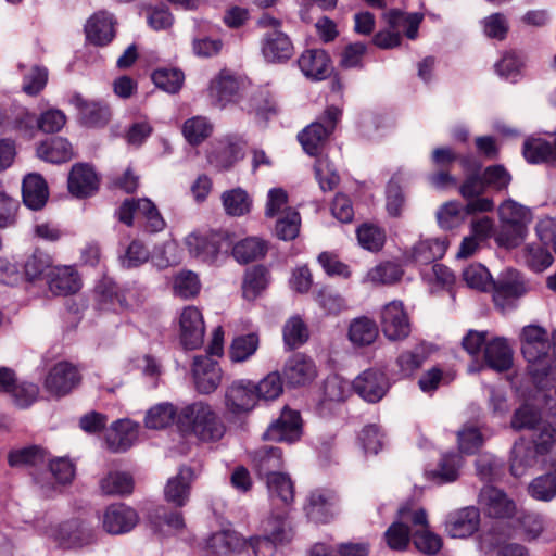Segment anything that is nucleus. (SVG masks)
<instances>
[{
	"instance_id": "obj_1",
	"label": "nucleus",
	"mask_w": 556,
	"mask_h": 556,
	"mask_svg": "<svg viewBox=\"0 0 556 556\" xmlns=\"http://www.w3.org/2000/svg\"><path fill=\"white\" fill-rule=\"evenodd\" d=\"M177 427L185 435H193L203 442H215L223 438L225 426L213 407L204 402H194L181 408Z\"/></svg>"
},
{
	"instance_id": "obj_2",
	"label": "nucleus",
	"mask_w": 556,
	"mask_h": 556,
	"mask_svg": "<svg viewBox=\"0 0 556 556\" xmlns=\"http://www.w3.org/2000/svg\"><path fill=\"white\" fill-rule=\"evenodd\" d=\"M547 331L535 325L526 326L521 332V351L529 363L531 375L538 379L556 380V358L551 354Z\"/></svg>"
},
{
	"instance_id": "obj_3",
	"label": "nucleus",
	"mask_w": 556,
	"mask_h": 556,
	"mask_svg": "<svg viewBox=\"0 0 556 556\" xmlns=\"http://www.w3.org/2000/svg\"><path fill=\"white\" fill-rule=\"evenodd\" d=\"M498 216L501 229L495 237L497 244L507 249L519 245L532 220L531 211L513 200H507L500 205Z\"/></svg>"
},
{
	"instance_id": "obj_4",
	"label": "nucleus",
	"mask_w": 556,
	"mask_h": 556,
	"mask_svg": "<svg viewBox=\"0 0 556 556\" xmlns=\"http://www.w3.org/2000/svg\"><path fill=\"white\" fill-rule=\"evenodd\" d=\"M409 525H426V510L413 505H404L399 509L397 520L386 531L384 538L388 546L392 549L403 551L408 546L412 539Z\"/></svg>"
},
{
	"instance_id": "obj_5",
	"label": "nucleus",
	"mask_w": 556,
	"mask_h": 556,
	"mask_svg": "<svg viewBox=\"0 0 556 556\" xmlns=\"http://www.w3.org/2000/svg\"><path fill=\"white\" fill-rule=\"evenodd\" d=\"M340 117L341 111L336 106H329L319 121L312 123L299 134V141L307 154H319Z\"/></svg>"
},
{
	"instance_id": "obj_6",
	"label": "nucleus",
	"mask_w": 556,
	"mask_h": 556,
	"mask_svg": "<svg viewBox=\"0 0 556 556\" xmlns=\"http://www.w3.org/2000/svg\"><path fill=\"white\" fill-rule=\"evenodd\" d=\"M46 535L64 548L83 547L96 539L94 530L81 520H68L47 528Z\"/></svg>"
},
{
	"instance_id": "obj_7",
	"label": "nucleus",
	"mask_w": 556,
	"mask_h": 556,
	"mask_svg": "<svg viewBox=\"0 0 556 556\" xmlns=\"http://www.w3.org/2000/svg\"><path fill=\"white\" fill-rule=\"evenodd\" d=\"M178 333L180 344L186 350L202 346L205 336V323L202 312L193 306H185L178 315Z\"/></svg>"
},
{
	"instance_id": "obj_8",
	"label": "nucleus",
	"mask_w": 556,
	"mask_h": 556,
	"mask_svg": "<svg viewBox=\"0 0 556 556\" xmlns=\"http://www.w3.org/2000/svg\"><path fill=\"white\" fill-rule=\"evenodd\" d=\"M94 293L99 308L104 311L132 308L142 303L139 295L134 299L135 294H137L136 290H127L126 292L121 293L117 286L110 280H102L99 282L96 287Z\"/></svg>"
},
{
	"instance_id": "obj_9",
	"label": "nucleus",
	"mask_w": 556,
	"mask_h": 556,
	"mask_svg": "<svg viewBox=\"0 0 556 556\" xmlns=\"http://www.w3.org/2000/svg\"><path fill=\"white\" fill-rule=\"evenodd\" d=\"M493 300L502 311L510 308L514 302L526 293L525 283L518 271L508 269L492 281Z\"/></svg>"
},
{
	"instance_id": "obj_10",
	"label": "nucleus",
	"mask_w": 556,
	"mask_h": 556,
	"mask_svg": "<svg viewBox=\"0 0 556 556\" xmlns=\"http://www.w3.org/2000/svg\"><path fill=\"white\" fill-rule=\"evenodd\" d=\"M78 112V121L89 128H103L112 117L110 106L100 101H89L81 94L75 93L70 100Z\"/></svg>"
},
{
	"instance_id": "obj_11",
	"label": "nucleus",
	"mask_w": 556,
	"mask_h": 556,
	"mask_svg": "<svg viewBox=\"0 0 556 556\" xmlns=\"http://www.w3.org/2000/svg\"><path fill=\"white\" fill-rule=\"evenodd\" d=\"M254 391V382L251 380L233 381L225 391L226 409L235 415L252 410L257 404Z\"/></svg>"
},
{
	"instance_id": "obj_12",
	"label": "nucleus",
	"mask_w": 556,
	"mask_h": 556,
	"mask_svg": "<svg viewBox=\"0 0 556 556\" xmlns=\"http://www.w3.org/2000/svg\"><path fill=\"white\" fill-rule=\"evenodd\" d=\"M381 327L390 340L405 339L410 332V323L401 301H392L381 312Z\"/></svg>"
},
{
	"instance_id": "obj_13",
	"label": "nucleus",
	"mask_w": 556,
	"mask_h": 556,
	"mask_svg": "<svg viewBox=\"0 0 556 556\" xmlns=\"http://www.w3.org/2000/svg\"><path fill=\"white\" fill-rule=\"evenodd\" d=\"M80 382L78 369L68 362L55 364L48 372L45 388L51 394L63 396Z\"/></svg>"
},
{
	"instance_id": "obj_14",
	"label": "nucleus",
	"mask_w": 556,
	"mask_h": 556,
	"mask_svg": "<svg viewBox=\"0 0 556 556\" xmlns=\"http://www.w3.org/2000/svg\"><path fill=\"white\" fill-rule=\"evenodd\" d=\"M195 388L203 394L214 392L222 381V369L217 362L208 356H195L192 364Z\"/></svg>"
},
{
	"instance_id": "obj_15",
	"label": "nucleus",
	"mask_w": 556,
	"mask_h": 556,
	"mask_svg": "<svg viewBox=\"0 0 556 556\" xmlns=\"http://www.w3.org/2000/svg\"><path fill=\"white\" fill-rule=\"evenodd\" d=\"M302 434V424L299 412L285 408L280 417L273 422L264 438L273 441L294 442Z\"/></svg>"
},
{
	"instance_id": "obj_16",
	"label": "nucleus",
	"mask_w": 556,
	"mask_h": 556,
	"mask_svg": "<svg viewBox=\"0 0 556 556\" xmlns=\"http://www.w3.org/2000/svg\"><path fill=\"white\" fill-rule=\"evenodd\" d=\"M353 388L365 401L376 403L386 395L389 381L384 372L369 369L354 380Z\"/></svg>"
},
{
	"instance_id": "obj_17",
	"label": "nucleus",
	"mask_w": 556,
	"mask_h": 556,
	"mask_svg": "<svg viewBox=\"0 0 556 556\" xmlns=\"http://www.w3.org/2000/svg\"><path fill=\"white\" fill-rule=\"evenodd\" d=\"M479 503L485 514L493 518H510L516 513V504L502 490L491 485L480 492Z\"/></svg>"
},
{
	"instance_id": "obj_18",
	"label": "nucleus",
	"mask_w": 556,
	"mask_h": 556,
	"mask_svg": "<svg viewBox=\"0 0 556 556\" xmlns=\"http://www.w3.org/2000/svg\"><path fill=\"white\" fill-rule=\"evenodd\" d=\"M282 375L289 386L300 387L312 382L317 376V369L309 357L298 353L286 362Z\"/></svg>"
},
{
	"instance_id": "obj_19",
	"label": "nucleus",
	"mask_w": 556,
	"mask_h": 556,
	"mask_svg": "<svg viewBox=\"0 0 556 556\" xmlns=\"http://www.w3.org/2000/svg\"><path fill=\"white\" fill-rule=\"evenodd\" d=\"M49 290L55 295L74 294L81 288V279L72 266H54L47 273Z\"/></svg>"
},
{
	"instance_id": "obj_20",
	"label": "nucleus",
	"mask_w": 556,
	"mask_h": 556,
	"mask_svg": "<svg viewBox=\"0 0 556 556\" xmlns=\"http://www.w3.org/2000/svg\"><path fill=\"white\" fill-rule=\"evenodd\" d=\"M301 72L311 79L323 80L332 72L329 55L323 49L305 50L298 60Z\"/></svg>"
},
{
	"instance_id": "obj_21",
	"label": "nucleus",
	"mask_w": 556,
	"mask_h": 556,
	"mask_svg": "<svg viewBox=\"0 0 556 556\" xmlns=\"http://www.w3.org/2000/svg\"><path fill=\"white\" fill-rule=\"evenodd\" d=\"M479 522V510L475 507H465L447 516L445 530L452 538L464 539L478 530Z\"/></svg>"
},
{
	"instance_id": "obj_22",
	"label": "nucleus",
	"mask_w": 556,
	"mask_h": 556,
	"mask_svg": "<svg viewBox=\"0 0 556 556\" xmlns=\"http://www.w3.org/2000/svg\"><path fill=\"white\" fill-rule=\"evenodd\" d=\"M138 522V515L132 508L123 504L111 505L103 515V528L111 534L129 532Z\"/></svg>"
},
{
	"instance_id": "obj_23",
	"label": "nucleus",
	"mask_w": 556,
	"mask_h": 556,
	"mask_svg": "<svg viewBox=\"0 0 556 556\" xmlns=\"http://www.w3.org/2000/svg\"><path fill=\"white\" fill-rule=\"evenodd\" d=\"M99 188V179L94 170L85 164H76L68 176V190L77 198L92 195Z\"/></svg>"
},
{
	"instance_id": "obj_24",
	"label": "nucleus",
	"mask_w": 556,
	"mask_h": 556,
	"mask_svg": "<svg viewBox=\"0 0 556 556\" xmlns=\"http://www.w3.org/2000/svg\"><path fill=\"white\" fill-rule=\"evenodd\" d=\"M87 40L94 46H105L114 38L113 16L108 12L93 14L85 25Z\"/></svg>"
},
{
	"instance_id": "obj_25",
	"label": "nucleus",
	"mask_w": 556,
	"mask_h": 556,
	"mask_svg": "<svg viewBox=\"0 0 556 556\" xmlns=\"http://www.w3.org/2000/svg\"><path fill=\"white\" fill-rule=\"evenodd\" d=\"M262 53L269 62L288 60L293 54L290 38L281 30L266 31L262 42Z\"/></svg>"
},
{
	"instance_id": "obj_26",
	"label": "nucleus",
	"mask_w": 556,
	"mask_h": 556,
	"mask_svg": "<svg viewBox=\"0 0 556 556\" xmlns=\"http://www.w3.org/2000/svg\"><path fill=\"white\" fill-rule=\"evenodd\" d=\"M189 253L205 263H212L219 253L218 238L214 233L192 232L185 239Z\"/></svg>"
},
{
	"instance_id": "obj_27",
	"label": "nucleus",
	"mask_w": 556,
	"mask_h": 556,
	"mask_svg": "<svg viewBox=\"0 0 556 556\" xmlns=\"http://www.w3.org/2000/svg\"><path fill=\"white\" fill-rule=\"evenodd\" d=\"M24 204L31 210H40L49 198V189L46 180L39 174L31 173L25 176L22 186Z\"/></svg>"
},
{
	"instance_id": "obj_28",
	"label": "nucleus",
	"mask_w": 556,
	"mask_h": 556,
	"mask_svg": "<svg viewBox=\"0 0 556 556\" xmlns=\"http://www.w3.org/2000/svg\"><path fill=\"white\" fill-rule=\"evenodd\" d=\"M242 83L228 71H223L212 80L210 85V97L216 105L223 108L227 103L235 100L238 94Z\"/></svg>"
},
{
	"instance_id": "obj_29",
	"label": "nucleus",
	"mask_w": 556,
	"mask_h": 556,
	"mask_svg": "<svg viewBox=\"0 0 556 556\" xmlns=\"http://www.w3.org/2000/svg\"><path fill=\"white\" fill-rule=\"evenodd\" d=\"M334 495L328 490H314L304 507L306 515L315 522H327L333 516Z\"/></svg>"
},
{
	"instance_id": "obj_30",
	"label": "nucleus",
	"mask_w": 556,
	"mask_h": 556,
	"mask_svg": "<svg viewBox=\"0 0 556 556\" xmlns=\"http://www.w3.org/2000/svg\"><path fill=\"white\" fill-rule=\"evenodd\" d=\"M192 470L181 468L177 476L170 478L164 489V496L167 503L175 507H182L189 500Z\"/></svg>"
},
{
	"instance_id": "obj_31",
	"label": "nucleus",
	"mask_w": 556,
	"mask_h": 556,
	"mask_svg": "<svg viewBox=\"0 0 556 556\" xmlns=\"http://www.w3.org/2000/svg\"><path fill=\"white\" fill-rule=\"evenodd\" d=\"M37 156L46 162L59 164L71 161L74 156V151L67 139L52 137L38 144Z\"/></svg>"
},
{
	"instance_id": "obj_32",
	"label": "nucleus",
	"mask_w": 556,
	"mask_h": 556,
	"mask_svg": "<svg viewBox=\"0 0 556 556\" xmlns=\"http://www.w3.org/2000/svg\"><path fill=\"white\" fill-rule=\"evenodd\" d=\"M271 503L275 507L283 509L294 500V485L291 478L283 472L270 475L266 480Z\"/></svg>"
},
{
	"instance_id": "obj_33",
	"label": "nucleus",
	"mask_w": 556,
	"mask_h": 556,
	"mask_svg": "<svg viewBox=\"0 0 556 556\" xmlns=\"http://www.w3.org/2000/svg\"><path fill=\"white\" fill-rule=\"evenodd\" d=\"M137 425L130 420H118L110 429L106 435V443L113 452L126 451L137 440Z\"/></svg>"
},
{
	"instance_id": "obj_34",
	"label": "nucleus",
	"mask_w": 556,
	"mask_h": 556,
	"mask_svg": "<svg viewBox=\"0 0 556 556\" xmlns=\"http://www.w3.org/2000/svg\"><path fill=\"white\" fill-rule=\"evenodd\" d=\"M446 249L447 243L443 239L420 240L412 248L408 258L416 264H430L441 258L445 254Z\"/></svg>"
},
{
	"instance_id": "obj_35",
	"label": "nucleus",
	"mask_w": 556,
	"mask_h": 556,
	"mask_svg": "<svg viewBox=\"0 0 556 556\" xmlns=\"http://www.w3.org/2000/svg\"><path fill=\"white\" fill-rule=\"evenodd\" d=\"M484 358L489 367L504 371L511 366L513 353L505 339L496 338L485 344Z\"/></svg>"
},
{
	"instance_id": "obj_36",
	"label": "nucleus",
	"mask_w": 556,
	"mask_h": 556,
	"mask_svg": "<svg viewBox=\"0 0 556 556\" xmlns=\"http://www.w3.org/2000/svg\"><path fill=\"white\" fill-rule=\"evenodd\" d=\"M267 242L258 237H249L238 241L232 248L237 262L248 264L264 257L267 253Z\"/></svg>"
},
{
	"instance_id": "obj_37",
	"label": "nucleus",
	"mask_w": 556,
	"mask_h": 556,
	"mask_svg": "<svg viewBox=\"0 0 556 556\" xmlns=\"http://www.w3.org/2000/svg\"><path fill=\"white\" fill-rule=\"evenodd\" d=\"M412 540L415 547L428 556L437 555L443 546L442 538L429 529L427 516L426 525H415Z\"/></svg>"
},
{
	"instance_id": "obj_38",
	"label": "nucleus",
	"mask_w": 556,
	"mask_h": 556,
	"mask_svg": "<svg viewBox=\"0 0 556 556\" xmlns=\"http://www.w3.org/2000/svg\"><path fill=\"white\" fill-rule=\"evenodd\" d=\"M534 447L529 446L522 440L514 444L510 458V471L515 477L523 476L527 470L538 463V457Z\"/></svg>"
},
{
	"instance_id": "obj_39",
	"label": "nucleus",
	"mask_w": 556,
	"mask_h": 556,
	"mask_svg": "<svg viewBox=\"0 0 556 556\" xmlns=\"http://www.w3.org/2000/svg\"><path fill=\"white\" fill-rule=\"evenodd\" d=\"M207 546L216 555H228L247 546V540L237 532L225 530L214 533L207 541Z\"/></svg>"
},
{
	"instance_id": "obj_40",
	"label": "nucleus",
	"mask_w": 556,
	"mask_h": 556,
	"mask_svg": "<svg viewBox=\"0 0 556 556\" xmlns=\"http://www.w3.org/2000/svg\"><path fill=\"white\" fill-rule=\"evenodd\" d=\"M384 16L392 30L400 33V29H403L409 39L417 37L418 28L422 21L421 14L391 10Z\"/></svg>"
},
{
	"instance_id": "obj_41",
	"label": "nucleus",
	"mask_w": 556,
	"mask_h": 556,
	"mask_svg": "<svg viewBox=\"0 0 556 556\" xmlns=\"http://www.w3.org/2000/svg\"><path fill=\"white\" fill-rule=\"evenodd\" d=\"M260 346L257 333L241 334L232 339L228 356L232 363H243L250 359Z\"/></svg>"
},
{
	"instance_id": "obj_42",
	"label": "nucleus",
	"mask_w": 556,
	"mask_h": 556,
	"mask_svg": "<svg viewBox=\"0 0 556 556\" xmlns=\"http://www.w3.org/2000/svg\"><path fill=\"white\" fill-rule=\"evenodd\" d=\"M254 463L258 473L268 480L270 475L280 473L282 453L278 447L261 448L255 452Z\"/></svg>"
},
{
	"instance_id": "obj_43",
	"label": "nucleus",
	"mask_w": 556,
	"mask_h": 556,
	"mask_svg": "<svg viewBox=\"0 0 556 556\" xmlns=\"http://www.w3.org/2000/svg\"><path fill=\"white\" fill-rule=\"evenodd\" d=\"M264 533L270 535L274 541L287 543L291 541L293 536L292 528L288 520L287 510L285 508L278 513L273 514L263 522Z\"/></svg>"
},
{
	"instance_id": "obj_44",
	"label": "nucleus",
	"mask_w": 556,
	"mask_h": 556,
	"mask_svg": "<svg viewBox=\"0 0 556 556\" xmlns=\"http://www.w3.org/2000/svg\"><path fill=\"white\" fill-rule=\"evenodd\" d=\"M222 201L225 212L230 216H243L250 212L252 206L251 198L241 188L225 191L222 194Z\"/></svg>"
},
{
	"instance_id": "obj_45",
	"label": "nucleus",
	"mask_w": 556,
	"mask_h": 556,
	"mask_svg": "<svg viewBox=\"0 0 556 556\" xmlns=\"http://www.w3.org/2000/svg\"><path fill=\"white\" fill-rule=\"evenodd\" d=\"M177 416L178 413L173 404L160 403L147 412L144 424L149 429H164L177 421Z\"/></svg>"
},
{
	"instance_id": "obj_46",
	"label": "nucleus",
	"mask_w": 556,
	"mask_h": 556,
	"mask_svg": "<svg viewBox=\"0 0 556 556\" xmlns=\"http://www.w3.org/2000/svg\"><path fill=\"white\" fill-rule=\"evenodd\" d=\"M268 285V270L256 266L247 270L242 283V293L247 300L256 299Z\"/></svg>"
},
{
	"instance_id": "obj_47",
	"label": "nucleus",
	"mask_w": 556,
	"mask_h": 556,
	"mask_svg": "<svg viewBox=\"0 0 556 556\" xmlns=\"http://www.w3.org/2000/svg\"><path fill=\"white\" fill-rule=\"evenodd\" d=\"M523 156L530 163H549L554 165L552 143L542 138H529L523 143Z\"/></svg>"
},
{
	"instance_id": "obj_48",
	"label": "nucleus",
	"mask_w": 556,
	"mask_h": 556,
	"mask_svg": "<svg viewBox=\"0 0 556 556\" xmlns=\"http://www.w3.org/2000/svg\"><path fill=\"white\" fill-rule=\"evenodd\" d=\"M100 488L106 495H128L134 490V480L126 472L114 471L100 481Z\"/></svg>"
},
{
	"instance_id": "obj_49",
	"label": "nucleus",
	"mask_w": 556,
	"mask_h": 556,
	"mask_svg": "<svg viewBox=\"0 0 556 556\" xmlns=\"http://www.w3.org/2000/svg\"><path fill=\"white\" fill-rule=\"evenodd\" d=\"M378 336L376 324L366 318H357L353 320L349 329V338L356 345H369Z\"/></svg>"
},
{
	"instance_id": "obj_50",
	"label": "nucleus",
	"mask_w": 556,
	"mask_h": 556,
	"mask_svg": "<svg viewBox=\"0 0 556 556\" xmlns=\"http://www.w3.org/2000/svg\"><path fill=\"white\" fill-rule=\"evenodd\" d=\"M200 289V280L197 274L191 270H182L174 277L173 291L180 299H193L199 294Z\"/></svg>"
},
{
	"instance_id": "obj_51",
	"label": "nucleus",
	"mask_w": 556,
	"mask_h": 556,
	"mask_svg": "<svg viewBox=\"0 0 556 556\" xmlns=\"http://www.w3.org/2000/svg\"><path fill=\"white\" fill-rule=\"evenodd\" d=\"M212 124L203 116L188 118L182 126V135L192 146H198L204 141L212 134Z\"/></svg>"
},
{
	"instance_id": "obj_52",
	"label": "nucleus",
	"mask_w": 556,
	"mask_h": 556,
	"mask_svg": "<svg viewBox=\"0 0 556 556\" xmlns=\"http://www.w3.org/2000/svg\"><path fill=\"white\" fill-rule=\"evenodd\" d=\"M403 270L393 262H384L369 269L365 280L374 285H391L401 279Z\"/></svg>"
},
{
	"instance_id": "obj_53",
	"label": "nucleus",
	"mask_w": 556,
	"mask_h": 556,
	"mask_svg": "<svg viewBox=\"0 0 556 556\" xmlns=\"http://www.w3.org/2000/svg\"><path fill=\"white\" fill-rule=\"evenodd\" d=\"M300 227L301 216L299 212L294 208H287L276 223L275 233L281 240H293L299 236Z\"/></svg>"
},
{
	"instance_id": "obj_54",
	"label": "nucleus",
	"mask_w": 556,
	"mask_h": 556,
	"mask_svg": "<svg viewBox=\"0 0 556 556\" xmlns=\"http://www.w3.org/2000/svg\"><path fill=\"white\" fill-rule=\"evenodd\" d=\"M152 80L157 88L176 93L182 87L185 75L177 68H159L153 72Z\"/></svg>"
},
{
	"instance_id": "obj_55",
	"label": "nucleus",
	"mask_w": 556,
	"mask_h": 556,
	"mask_svg": "<svg viewBox=\"0 0 556 556\" xmlns=\"http://www.w3.org/2000/svg\"><path fill=\"white\" fill-rule=\"evenodd\" d=\"M527 490L529 495L536 501L549 502L556 497V484L552 473L534 478L528 484Z\"/></svg>"
},
{
	"instance_id": "obj_56",
	"label": "nucleus",
	"mask_w": 556,
	"mask_h": 556,
	"mask_svg": "<svg viewBox=\"0 0 556 556\" xmlns=\"http://www.w3.org/2000/svg\"><path fill=\"white\" fill-rule=\"evenodd\" d=\"M243 147L238 143H229L223 147L218 152L212 153L208 161L219 169L231 168L239 160L243 159Z\"/></svg>"
},
{
	"instance_id": "obj_57",
	"label": "nucleus",
	"mask_w": 556,
	"mask_h": 556,
	"mask_svg": "<svg viewBox=\"0 0 556 556\" xmlns=\"http://www.w3.org/2000/svg\"><path fill=\"white\" fill-rule=\"evenodd\" d=\"M256 400L273 401L282 393V380L277 371L268 374L258 383H254Z\"/></svg>"
},
{
	"instance_id": "obj_58",
	"label": "nucleus",
	"mask_w": 556,
	"mask_h": 556,
	"mask_svg": "<svg viewBox=\"0 0 556 556\" xmlns=\"http://www.w3.org/2000/svg\"><path fill=\"white\" fill-rule=\"evenodd\" d=\"M462 465V457L457 454H444L431 476L441 483L453 482L458 477V469Z\"/></svg>"
},
{
	"instance_id": "obj_59",
	"label": "nucleus",
	"mask_w": 556,
	"mask_h": 556,
	"mask_svg": "<svg viewBox=\"0 0 556 556\" xmlns=\"http://www.w3.org/2000/svg\"><path fill=\"white\" fill-rule=\"evenodd\" d=\"M357 240L368 251H379L386 242V233L380 227L364 224L357 229Z\"/></svg>"
},
{
	"instance_id": "obj_60",
	"label": "nucleus",
	"mask_w": 556,
	"mask_h": 556,
	"mask_svg": "<svg viewBox=\"0 0 556 556\" xmlns=\"http://www.w3.org/2000/svg\"><path fill=\"white\" fill-rule=\"evenodd\" d=\"M522 258L534 271H543L553 263L552 254L541 245H527L523 249Z\"/></svg>"
},
{
	"instance_id": "obj_61",
	"label": "nucleus",
	"mask_w": 556,
	"mask_h": 556,
	"mask_svg": "<svg viewBox=\"0 0 556 556\" xmlns=\"http://www.w3.org/2000/svg\"><path fill=\"white\" fill-rule=\"evenodd\" d=\"M463 279L466 285L479 291H486L492 285L489 270L481 264H471L463 271Z\"/></svg>"
},
{
	"instance_id": "obj_62",
	"label": "nucleus",
	"mask_w": 556,
	"mask_h": 556,
	"mask_svg": "<svg viewBox=\"0 0 556 556\" xmlns=\"http://www.w3.org/2000/svg\"><path fill=\"white\" fill-rule=\"evenodd\" d=\"M308 339V331L300 317H291L283 327V340L289 348H296Z\"/></svg>"
},
{
	"instance_id": "obj_63",
	"label": "nucleus",
	"mask_w": 556,
	"mask_h": 556,
	"mask_svg": "<svg viewBox=\"0 0 556 556\" xmlns=\"http://www.w3.org/2000/svg\"><path fill=\"white\" fill-rule=\"evenodd\" d=\"M351 393V383L339 376H331L324 384V396L326 401L342 402Z\"/></svg>"
},
{
	"instance_id": "obj_64",
	"label": "nucleus",
	"mask_w": 556,
	"mask_h": 556,
	"mask_svg": "<svg viewBox=\"0 0 556 556\" xmlns=\"http://www.w3.org/2000/svg\"><path fill=\"white\" fill-rule=\"evenodd\" d=\"M315 175L323 191H331L339 184V175L327 159H318L315 164Z\"/></svg>"
}]
</instances>
